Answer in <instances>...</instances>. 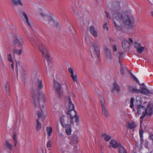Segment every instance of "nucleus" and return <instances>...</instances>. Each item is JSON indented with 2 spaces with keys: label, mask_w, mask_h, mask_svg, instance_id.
<instances>
[{
  "label": "nucleus",
  "mask_w": 153,
  "mask_h": 153,
  "mask_svg": "<svg viewBox=\"0 0 153 153\" xmlns=\"http://www.w3.org/2000/svg\"><path fill=\"white\" fill-rule=\"evenodd\" d=\"M113 17L116 20L123 22L127 29H130L132 28V24L134 22L133 17L124 13H118L116 14L115 12L113 13Z\"/></svg>",
  "instance_id": "nucleus-1"
},
{
  "label": "nucleus",
  "mask_w": 153,
  "mask_h": 153,
  "mask_svg": "<svg viewBox=\"0 0 153 153\" xmlns=\"http://www.w3.org/2000/svg\"><path fill=\"white\" fill-rule=\"evenodd\" d=\"M39 48L41 51L42 55L48 60V65L46 67L47 74H49L51 73V75H52L53 73V69L51 68V66L48 64L49 62L48 60L50 59V56L48 51L45 47L42 44H41L39 46Z\"/></svg>",
  "instance_id": "nucleus-2"
},
{
  "label": "nucleus",
  "mask_w": 153,
  "mask_h": 153,
  "mask_svg": "<svg viewBox=\"0 0 153 153\" xmlns=\"http://www.w3.org/2000/svg\"><path fill=\"white\" fill-rule=\"evenodd\" d=\"M91 47H92L93 49L91 51V53L92 56L97 59V62L99 63L100 61V48L94 42H91L89 44Z\"/></svg>",
  "instance_id": "nucleus-3"
},
{
  "label": "nucleus",
  "mask_w": 153,
  "mask_h": 153,
  "mask_svg": "<svg viewBox=\"0 0 153 153\" xmlns=\"http://www.w3.org/2000/svg\"><path fill=\"white\" fill-rule=\"evenodd\" d=\"M128 90L130 92L137 94L140 93L145 95H147L148 94H152V91H149L148 89L144 87H142L141 89H139L134 88L132 86H129L128 87Z\"/></svg>",
  "instance_id": "nucleus-4"
},
{
  "label": "nucleus",
  "mask_w": 153,
  "mask_h": 153,
  "mask_svg": "<svg viewBox=\"0 0 153 153\" xmlns=\"http://www.w3.org/2000/svg\"><path fill=\"white\" fill-rule=\"evenodd\" d=\"M153 105L152 104L149 103L147 105L146 108L145 109V111H143L142 113V116L140 118V126L143 122V119L146 115L150 116H151L153 114Z\"/></svg>",
  "instance_id": "nucleus-5"
},
{
  "label": "nucleus",
  "mask_w": 153,
  "mask_h": 153,
  "mask_svg": "<svg viewBox=\"0 0 153 153\" xmlns=\"http://www.w3.org/2000/svg\"><path fill=\"white\" fill-rule=\"evenodd\" d=\"M67 114L69 117H70L71 123V124L74 123V119L75 118V120L76 122H78L79 121L78 116L76 114V112L74 109L69 110L67 113Z\"/></svg>",
  "instance_id": "nucleus-6"
},
{
  "label": "nucleus",
  "mask_w": 153,
  "mask_h": 153,
  "mask_svg": "<svg viewBox=\"0 0 153 153\" xmlns=\"http://www.w3.org/2000/svg\"><path fill=\"white\" fill-rule=\"evenodd\" d=\"M54 85L56 92L57 95L60 97H62L63 96V92L61 89L62 87L61 85L56 81L54 82Z\"/></svg>",
  "instance_id": "nucleus-7"
},
{
  "label": "nucleus",
  "mask_w": 153,
  "mask_h": 153,
  "mask_svg": "<svg viewBox=\"0 0 153 153\" xmlns=\"http://www.w3.org/2000/svg\"><path fill=\"white\" fill-rule=\"evenodd\" d=\"M13 43L15 46L18 47L22 45L23 44L21 36L20 35L15 36L13 37Z\"/></svg>",
  "instance_id": "nucleus-8"
},
{
  "label": "nucleus",
  "mask_w": 153,
  "mask_h": 153,
  "mask_svg": "<svg viewBox=\"0 0 153 153\" xmlns=\"http://www.w3.org/2000/svg\"><path fill=\"white\" fill-rule=\"evenodd\" d=\"M89 30L91 34L95 38L97 36V32L95 30L94 27L93 26H90L89 28Z\"/></svg>",
  "instance_id": "nucleus-9"
},
{
  "label": "nucleus",
  "mask_w": 153,
  "mask_h": 153,
  "mask_svg": "<svg viewBox=\"0 0 153 153\" xmlns=\"http://www.w3.org/2000/svg\"><path fill=\"white\" fill-rule=\"evenodd\" d=\"M120 2L118 1H115L113 3L112 10L113 12H115L120 10Z\"/></svg>",
  "instance_id": "nucleus-10"
},
{
  "label": "nucleus",
  "mask_w": 153,
  "mask_h": 153,
  "mask_svg": "<svg viewBox=\"0 0 153 153\" xmlns=\"http://www.w3.org/2000/svg\"><path fill=\"white\" fill-rule=\"evenodd\" d=\"M120 87L119 85L116 82H114L113 84V88L111 90V92L114 93L115 91H117L118 94H119L120 92Z\"/></svg>",
  "instance_id": "nucleus-11"
},
{
  "label": "nucleus",
  "mask_w": 153,
  "mask_h": 153,
  "mask_svg": "<svg viewBox=\"0 0 153 153\" xmlns=\"http://www.w3.org/2000/svg\"><path fill=\"white\" fill-rule=\"evenodd\" d=\"M122 47L124 50H125L128 48H129L130 47V43L126 39L123 40L122 44Z\"/></svg>",
  "instance_id": "nucleus-12"
},
{
  "label": "nucleus",
  "mask_w": 153,
  "mask_h": 153,
  "mask_svg": "<svg viewBox=\"0 0 153 153\" xmlns=\"http://www.w3.org/2000/svg\"><path fill=\"white\" fill-rule=\"evenodd\" d=\"M20 14L24 18H25L28 26L30 27L31 28V26L29 21L28 17L26 13L24 12L21 11L20 12Z\"/></svg>",
  "instance_id": "nucleus-13"
},
{
  "label": "nucleus",
  "mask_w": 153,
  "mask_h": 153,
  "mask_svg": "<svg viewBox=\"0 0 153 153\" xmlns=\"http://www.w3.org/2000/svg\"><path fill=\"white\" fill-rule=\"evenodd\" d=\"M11 3L13 6L20 5L22 6L23 4L20 0H10Z\"/></svg>",
  "instance_id": "nucleus-14"
},
{
  "label": "nucleus",
  "mask_w": 153,
  "mask_h": 153,
  "mask_svg": "<svg viewBox=\"0 0 153 153\" xmlns=\"http://www.w3.org/2000/svg\"><path fill=\"white\" fill-rule=\"evenodd\" d=\"M64 127H65V131L67 134L68 135H70L71 132V125L69 124H67L66 125H65Z\"/></svg>",
  "instance_id": "nucleus-15"
},
{
  "label": "nucleus",
  "mask_w": 153,
  "mask_h": 153,
  "mask_svg": "<svg viewBox=\"0 0 153 153\" xmlns=\"http://www.w3.org/2000/svg\"><path fill=\"white\" fill-rule=\"evenodd\" d=\"M110 143L112 145V147L113 148H119V145H121L118 144L117 142L114 140H112L110 141Z\"/></svg>",
  "instance_id": "nucleus-16"
},
{
  "label": "nucleus",
  "mask_w": 153,
  "mask_h": 153,
  "mask_svg": "<svg viewBox=\"0 0 153 153\" xmlns=\"http://www.w3.org/2000/svg\"><path fill=\"white\" fill-rule=\"evenodd\" d=\"M72 10L73 11V13L76 16H79L82 14V12L81 11H80V12L78 11V8L76 7H74L72 6Z\"/></svg>",
  "instance_id": "nucleus-17"
},
{
  "label": "nucleus",
  "mask_w": 153,
  "mask_h": 153,
  "mask_svg": "<svg viewBox=\"0 0 153 153\" xmlns=\"http://www.w3.org/2000/svg\"><path fill=\"white\" fill-rule=\"evenodd\" d=\"M46 11L45 9H39L38 10V12L39 14L41 15L42 17H44L47 16L46 13Z\"/></svg>",
  "instance_id": "nucleus-18"
},
{
  "label": "nucleus",
  "mask_w": 153,
  "mask_h": 153,
  "mask_svg": "<svg viewBox=\"0 0 153 153\" xmlns=\"http://www.w3.org/2000/svg\"><path fill=\"white\" fill-rule=\"evenodd\" d=\"M68 102L69 110L74 109V106L72 103L71 98L70 97H68Z\"/></svg>",
  "instance_id": "nucleus-19"
},
{
  "label": "nucleus",
  "mask_w": 153,
  "mask_h": 153,
  "mask_svg": "<svg viewBox=\"0 0 153 153\" xmlns=\"http://www.w3.org/2000/svg\"><path fill=\"white\" fill-rule=\"evenodd\" d=\"M137 113L138 114H140L143 111L145 110V107L144 106L140 105L137 106Z\"/></svg>",
  "instance_id": "nucleus-20"
},
{
  "label": "nucleus",
  "mask_w": 153,
  "mask_h": 153,
  "mask_svg": "<svg viewBox=\"0 0 153 153\" xmlns=\"http://www.w3.org/2000/svg\"><path fill=\"white\" fill-rule=\"evenodd\" d=\"M5 148L10 150H11L12 146L11 144L7 141H6L4 144Z\"/></svg>",
  "instance_id": "nucleus-21"
},
{
  "label": "nucleus",
  "mask_w": 153,
  "mask_h": 153,
  "mask_svg": "<svg viewBox=\"0 0 153 153\" xmlns=\"http://www.w3.org/2000/svg\"><path fill=\"white\" fill-rule=\"evenodd\" d=\"M102 114L103 115L106 117H108L109 116L108 111L105 107L102 108Z\"/></svg>",
  "instance_id": "nucleus-22"
},
{
  "label": "nucleus",
  "mask_w": 153,
  "mask_h": 153,
  "mask_svg": "<svg viewBox=\"0 0 153 153\" xmlns=\"http://www.w3.org/2000/svg\"><path fill=\"white\" fill-rule=\"evenodd\" d=\"M118 148L119 153H127L126 149L121 145L119 146Z\"/></svg>",
  "instance_id": "nucleus-23"
},
{
  "label": "nucleus",
  "mask_w": 153,
  "mask_h": 153,
  "mask_svg": "<svg viewBox=\"0 0 153 153\" xmlns=\"http://www.w3.org/2000/svg\"><path fill=\"white\" fill-rule=\"evenodd\" d=\"M13 50L14 55L16 54L20 55L22 54V49H13Z\"/></svg>",
  "instance_id": "nucleus-24"
},
{
  "label": "nucleus",
  "mask_w": 153,
  "mask_h": 153,
  "mask_svg": "<svg viewBox=\"0 0 153 153\" xmlns=\"http://www.w3.org/2000/svg\"><path fill=\"white\" fill-rule=\"evenodd\" d=\"M105 53L106 58L108 59H111V56L110 50L108 49H106L105 51Z\"/></svg>",
  "instance_id": "nucleus-25"
},
{
  "label": "nucleus",
  "mask_w": 153,
  "mask_h": 153,
  "mask_svg": "<svg viewBox=\"0 0 153 153\" xmlns=\"http://www.w3.org/2000/svg\"><path fill=\"white\" fill-rule=\"evenodd\" d=\"M38 88L39 89H42L43 87V85L42 84V82L41 79H38L36 83Z\"/></svg>",
  "instance_id": "nucleus-26"
},
{
  "label": "nucleus",
  "mask_w": 153,
  "mask_h": 153,
  "mask_svg": "<svg viewBox=\"0 0 153 153\" xmlns=\"http://www.w3.org/2000/svg\"><path fill=\"white\" fill-rule=\"evenodd\" d=\"M101 136L104 137V140L106 141H109L111 139V137L106 134H102Z\"/></svg>",
  "instance_id": "nucleus-27"
},
{
  "label": "nucleus",
  "mask_w": 153,
  "mask_h": 153,
  "mask_svg": "<svg viewBox=\"0 0 153 153\" xmlns=\"http://www.w3.org/2000/svg\"><path fill=\"white\" fill-rule=\"evenodd\" d=\"M47 131V132L48 134L50 137L51 135L52 132V128L51 127H48L46 128Z\"/></svg>",
  "instance_id": "nucleus-28"
},
{
  "label": "nucleus",
  "mask_w": 153,
  "mask_h": 153,
  "mask_svg": "<svg viewBox=\"0 0 153 153\" xmlns=\"http://www.w3.org/2000/svg\"><path fill=\"white\" fill-rule=\"evenodd\" d=\"M100 100L102 108L105 107V100L104 98L100 96Z\"/></svg>",
  "instance_id": "nucleus-29"
},
{
  "label": "nucleus",
  "mask_w": 153,
  "mask_h": 153,
  "mask_svg": "<svg viewBox=\"0 0 153 153\" xmlns=\"http://www.w3.org/2000/svg\"><path fill=\"white\" fill-rule=\"evenodd\" d=\"M126 69L128 70V69H127V68L126 66H125L124 65H123V66H121L120 72L121 74L123 75L124 74V69Z\"/></svg>",
  "instance_id": "nucleus-30"
},
{
  "label": "nucleus",
  "mask_w": 153,
  "mask_h": 153,
  "mask_svg": "<svg viewBox=\"0 0 153 153\" xmlns=\"http://www.w3.org/2000/svg\"><path fill=\"white\" fill-rule=\"evenodd\" d=\"M80 24L82 26L83 28H85V23L86 22V20L85 19L84 20L83 18H82L81 17H80Z\"/></svg>",
  "instance_id": "nucleus-31"
},
{
  "label": "nucleus",
  "mask_w": 153,
  "mask_h": 153,
  "mask_svg": "<svg viewBox=\"0 0 153 153\" xmlns=\"http://www.w3.org/2000/svg\"><path fill=\"white\" fill-rule=\"evenodd\" d=\"M37 125L36 128L37 131L39 130L41 128L42 126L41 123L39 122V119L36 120Z\"/></svg>",
  "instance_id": "nucleus-32"
},
{
  "label": "nucleus",
  "mask_w": 153,
  "mask_h": 153,
  "mask_svg": "<svg viewBox=\"0 0 153 153\" xmlns=\"http://www.w3.org/2000/svg\"><path fill=\"white\" fill-rule=\"evenodd\" d=\"M60 123L63 127H65V116H62L60 119Z\"/></svg>",
  "instance_id": "nucleus-33"
},
{
  "label": "nucleus",
  "mask_w": 153,
  "mask_h": 153,
  "mask_svg": "<svg viewBox=\"0 0 153 153\" xmlns=\"http://www.w3.org/2000/svg\"><path fill=\"white\" fill-rule=\"evenodd\" d=\"M136 124L135 123H128V126L129 128H134L136 126Z\"/></svg>",
  "instance_id": "nucleus-34"
},
{
  "label": "nucleus",
  "mask_w": 153,
  "mask_h": 153,
  "mask_svg": "<svg viewBox=\"0 0 153 153\" xmlns=\"http://www.w3.org/2000/svg\"><path fill=\"white\" fill-rule=\"evenodd\" d=\"M145 48L143 47H141V46L137 49V51L138 53L140 54L144 50Z\"/></svg>",
  "instance_id": "nucleus-35"
},
{
  "label": "nucleus",
  "mask_w": 153,
  "mask_h": 153,
  "mask_svg": "<svg viewBox=\"0 0 153 153\" xmlns=\"http://www.w3.org/2000/svg\"><path fill=\"white\" fill-rule=\"evenodd\" d=\"M72 141L75 143L77 142V137L76 135H74L72 138Z\"/></svg>",
  "instance_id": "nucleus-36"
},
{
  "label": "nucleus",
  "mask_w": 153,
  "mask_h": 153,
  "mask_svg": "<svg viewBox=\"0 0 153 153\" xmlns=\"http://www.w3.org/2000/svg\"><path fill=\"white\" fill-rule=\"evenodd\" d=\"M5 88L6 93L9 92L10 90L9 84L8 82H6L5 84Z\"/></svg>",
  "instance_id": "nucleus-37"
},
{
  "label": "nucleus",
  "mask_w": 153,
  "mask_h": 153,
  "mask_svg": "<svg viewBox=\"0 0 153 153\" xmlns=\"http://www.w3.org/2000/svg\"><path fill=\"white\" fill-rule=\"evenodd\" d=\"M33 99L34 100V103L35 104V105L36 106V101H38L39 100H40L39 98V97L38 96H37V97L35 95L33 97Z\"/></svg>",
  "instance_id": "nucleus-38"
},
{
  "label": "nucleus",
  "mask_w": 153,
  "mask_h": 153,
  "mask_svg": "<svg viewBox=\"0 0 153 153\" xmlns=\"http://www.w3.org/2000/svg\"><path fill=\"white\" fill-rule=\"evenodd\" d=\"M141 125H142V124ZM143 131L142 130V127L141 126H140V129L139 130V133L140 137L141 138V139H142L143 137Z\"/></svg>",
  "instance_id": "nucleus-39"
},
{
  "label": "nucleus",
  "mask_w": 153,
  "mask_h": 153,
  "mask_svg": "<svg viewBox=\"0 0 153 153\" xmlns=\"http://www.w3.org/2000/svg\"><path fill=\"white\" fill-rule=\"evenodd\" d=\"M134 99L132 97L131 98V101H130V107L131 108H132L134 107Z\"/></svg>",
  "instance_id": "nucleus-40"
},
{
  "label": "nucleus",
  "mask_w": 153,
  "mask_h": 153,
  "mask_svg": "<svg viewBox=\"0 0 153 153\" xmlns=\"http://www.w3.org/2000/svg\"><path fill=\"white\" fill-rule=\"evenodd\" d=\"M7 59L10 62H13V60L12 59L11 55L10 54H8Z\"/></svg>",
  "instance_id": "nucleus-41"
},
{
  "label": "nucleus",
  "mask_w": 153,
  "mask_h": 153,
  "mask_svg": "<svg viewBox=\"0 0 153 153\" xmlns=\"http://www.w3.org/2000/svg\"><path fill=\"white\" fill-rule=\"evenodd\" d=\"M114 25L116 27L117 29L121 31V30H122V27L121 26H120L116 24L115 22L114 21Z\"/></svg>",
  "instance_id": "nucleus-42"
},
{
  "label": "nucleus",
  "mask_w": 153,
  "mask_h": 153,
  "mask_svg": "<svg viewBox=\"0 0 153 153\" xmlns=\"http://www.w3.org/2000/svg\"><path fill=\"white\" fill-rule=\"evenodd\" d=\"M45 97V95L42 92H41L40 94H39V99L42 100L44 99Z\"/></svg>",
  "instance_id": "nucleus-43"
},
{
  "label": "nucleus",
  "mask_w": 153,
  "mask_h": 153,
  "mask_svg": "<svg viewBox=\"0 0 153 153\" xmlns=\"http://www.w3.org/2000/svg\"><path fill=\"white\" fill-rule=\"evenodd\" d=\"M141 46V45L139 43L135 42L134 44L135 48L137 49Z\"/></svg>",
  "instance_id": "nucleus-44"
},
{
  "label": "nucleus",
  "mask_w": 153,
  "mask_h": 153,
  "mask_svg": "<svg viewBox=\"0 0 153 153\" xmlns=\"http://www.w3.org/2000/svg\"><path fill=\"white\" fill-rule=\"evenodd\" d=\"M52 142L50 140H49L47 143V147L48 148H50L51 146Z\"/></svg>",
  "instance_id": "nucleus-45"
},
{
  "label": "nucleus",
  "mask_w": 153,
  "mask_h": 153,
  "mask_svg": "<svg viewBox=\"0 0 153 153\" xmlns=\"http://www.w3.org/2000/svg\"><path fill=\"white\" fill-rule=\"evenodd\" d=\"M71 78L74 82L77 83V79L76 74H75L74 75V76H73Z\"/></svg>",
  "instance_id": "nucleus-46"
},
{
  "label": "nucleus",
  "mask_w": 153,
  "mask_h": 153,
  "mask_svg": "<svg viewBox=\"0 0 153 153\" xmlns=\"http://www.w3.org/2000/svg\"><path fill=\"white\" fill-rule=\"evenodd\" d=\"M68 71L71 74H72L74 73L73 69L71 67H70L68 68Z\"/></svg>",
  "instance_id": "nucleus-47"
},
{
  "label": "nucleus",
  "mask_w": 153,
  "mask_h": 153,
  "mask_svg": "<svg viewBox=\"0 0 153 153\" xmlns=\"http://www.w3.org/2000/svg\"><path fill=\"white\" fill-rule=\"evenodd\" d=\"M36 114L38 116V119H39L41 117L42 115L41 112L39 111H37L36 112Z\"/></svg>",
  "instance_id": "nucleus-48"
},
{
  "label": "nucleus",
  "mask_w": 153,
  "mask_h": 153,
  "mask_svg": "<svg viewBox=\"0 0 153 153\" xmlns=\"http://www.w3.org/2000/svg\"><path fill=\"white\" fill-rule=\"evenodd\" d=\"M52 22L53 24L56 27H58L59 26V24L57 22L52 20Z\"/></svg>",
  "instance_id": "nucleus-49"
},
{
  "label": "nucleus",
  "mask_w": 153,
  "mask_h": 153,
  "mask_svg": "<svg viewBox=\"0 0 153 153\" xmlns=\"http://www.w3.org/2000/svg\"><path fill=\"white\" fill-rule=\"evenodd\" d=\"M16 132H15L13 136V138L14 140H16Z\"/></svg>",
  "instance_id": "nucleus-50"
},
{
  "label": "nucleus",
  "mask_w": 153,
  "mask_h": 153,
  "mask_svg": "<svg viewBox=\"0 0 153 153\" xmlns=\"http://www.w3.org/2000/svg\"><path fill=\"white\" fill-rule=\"evenodd\" d=\"M113 49L114 51L116 52L117 51V46L114 45L113 46Z\"/></svg>",
  "instance_id": "nucleus-51"
},
{
  "label": "nucleus",
  "mask_w": 153,
  "mask_h": 153,
  "mask_svg": "<svg viewBox=\"0 0 153 153\" xmlns=\"http://www.w3.org/2000/svg\"><path fill=\"white\" fill-rule=\"evenodd\" d=\"M103 28L105 30H108V28L106 25V24H105L103 25Z\"/></svg>",
  "instance_id": "nucleus-52"
},
{
  "label": "nucleus",
  "mask_w": 153,
  "mask_h": 153,
  "mask_svg": "<svg viewBox=\"0 0 153 153\" xmlns=\"http://www.w3.org/2000/svg\"><path fill=\"white\" fill-rule=\"evenodd\" d=\"M133 79L135 80L137 83H138V84H140V83H139V82L138 80L137 79L135 76H134V77L133 78Z\"/></svg>",
  "instance_id": "nucleus-53"
},
{
  "label": "nucleus",
  "mask_w": 153,
  "mask_h": 153,
  "mask_svg": "<svg viewBox=\"0 0 153 153\" xmlns=\"http://www.w3.org/2000/svg\"><path fill=\"white\" fill-rule=\"evenodd\" d=\"M123 53L121 52L120 51L119 52V56H118L119 57L120 56V58H121V57L122 56V55H123Z\"/></svg>",
  "instance_id": "nucleus-54"
},
{
  "label": "nucleus",
  "mask_w": 153,
  "mask_h": 153,
  "mask_svg": "<svg viewBox=\"0 0 153 153\" xmlns=\"http://www.w3.org/2000/svg\"><path fill=\"white\" fill-rule=\"evenodd\" d=\"M129 42L130 44V43H132L133 42V40L130 38H129Z\"/></svg>",
  "instance_id": "nucleus-55"
},
{
  "label": "nucleus",
  "mask_w": 153,
  "mask_h": 153,
  "mask_svg": "<svg viewBox=\"0 0 153 153\" xmlns=\"http://www.w3.org/2000/svg\"><path fill=\"white\" fill-rule=\"evenodd\" d=\"M120 59H121V58H120V56L119 57V63H120V65H121V66H123V65H122V64H121V61H120Z\"/></svg>",
  "instance_id": "nucleus-56"
},
{
  "label": "nucleus",
  "mask_w": 153,
  "mask_h": 153,
  "mask_svg": "<svg viewBox=\"0 0 153 153\" xmlns=\"http://www.w3.org/2000/svg\"><path fill=\"white\" fill-rule=\"evenodd\" d=\"M12 62V63L11 65V67L14 70V62Z\"/></svg>",
  "instance_id": "nucleus-57"
},
{
  "label": "nucleus",
  "mask_w": 153,
  "mask_h": 153,
  "mask_svg": "<svg viewBox=\"0 0 153 153\" xmlns=\"http://www.w3.org/2000/svg\"><path fill=\"white\" fill-rule=\"evenodd\" d=\"M14 140V146H16L17 142L16 140Z\"/></svg>",
  "instance_id": "nucleus-58"
},
{
  "label": "nucleus",
  "mask_w": 153,
  "mask_h": 153,
  "mask_svg": "<svg viewBox=\"0 0 153 153\" xmlns=\"http://www.w3.org/2000/svg\"><path fill=\"white\" fill-rule=\"evenodd\" d=\"M150 138L151 140H153V134L150 136Z\"/></svg>",
  "instance_id": "nucleus-59"
},
{
  "label": "nucleus",
  "mask_w": 153,
  "mask_h": 153,
  "mask_svg": "<svg viewBox=\"0 0 153 153\" xmlns=\"http://www.w3.org/2000/svg\"><path fill=\"white\" fill-rule=\"evenodd\" d=\"M111 146H112V145L110 143V142L109 143V145L108 146V148H111Z\"/></svg>",
  "instance_id": "nucleus-60"
},
{
  "label": "nucleus",
  "mask_w": 153,
  "mask_h": 153,
  "mask_svg": "<svg viewBox=\"0 0 153 153\" xmlns=\"http://www.w3.org/2000/svg\"><path fill=\"white\" fill-rule=\"evenodd\" d=\"M105 13H106V15H107V17L108 18H109L108 13L106 11H105Z\"/></svg>",
  "instance_id": "nucleus-61"
},
{
  "label": "nucleus",
  "mask_w": 153,
  "mask_h": 153,
  "mask_svg": "<svg viewBox=\"0 0 153 153\" xmlns=\"http://www.w3.org/2000/svg\"><path fill=\"white\" fill-rule=\"evenodd\" d=\"M74 73H73L72 74H71V77H72L73 76H74Z\"/></svg>",
  "instance_id": "nucleus-62"
},
{
  "label": "nucleus",
  "mask_w": 153,
  "mask_h": 153,
  "mask_svg": "<svg viewBox=\"0 0 153 153\" xmlns=\"http://www.w3.org/2000/svg\"><path fill=\"white\" fill-rule=\"evenodd\" d=\"M151 14L152 16L153 17V11H151Z\"/></svg>",
  "instance_id": "nucleus-63"
},
{
  "label": "nucleus",
  "mask_w": 153,
  "mask_h": 153,
  "mask_svg": "<svg viewBox=\"0 0 153 153\" xmlns=\"http://www.w3.org/2000/svg\"><path fill=\"white\" fill-rule=\"evenodd\" d=\"M130 75L131 76H132L133 75V74L131 73H130Z\"/></svg>",
  "instance_id": "nucleus-64"
}]
</instances>
